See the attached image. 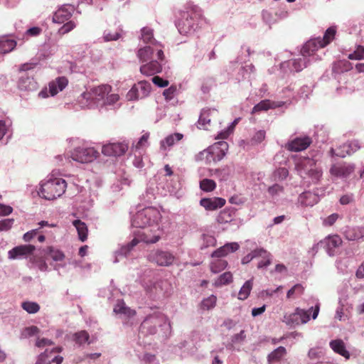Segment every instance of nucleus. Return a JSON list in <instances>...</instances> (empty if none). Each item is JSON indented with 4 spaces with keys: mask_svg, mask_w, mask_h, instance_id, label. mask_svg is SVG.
Wrapping results in <instances>:
<instances>
[{
    "mask_svg": "<svg viewBox=\"0 0 364 364\" xmlns=\"http://www.w3.org/2000/svg\"><path fill=\"white\" fill-rule=\"evenodd\" d=\"M129 143L123 140L122 141H109L102 146V154L106 156H120L128 150Z\"/></svg>",
    "mask_w": 364,
    "mask_h": 364,
    "instance_id": "obj_12",
    "label": "nucleus"
},
{
    "mask_svg": "<svg viewBox=\"0 0 364 364\" xmlns=\"http://www.w3.org/2000/svg\"><path fill=\"white\" fill-rule=\"evenodd\" d=\"M76 26V24L74 21H70L65 23H64L58 30V33L60 35H65L73 29H74Z\"/></svg>",
    "mask_w": 364,
    "mask_h": 364,
    "instance_id": "obj_62",
    "label": "nucleus"
},
{
    "mask_svg": "<svg viewBox=\"0 0 364 364\" xmlns=\"http://www.w3.org/2000/svg\"><path fill=\"white\" fill-rule=\"evenodd\" d=\"M336 33V27L331 26L325 32L323 38L318 37L307 41L301 50L299 58L284 61L280 63V70L285 75L301 71L313 61L321 58L323 52L320 50L331 42Z\"/></svg>",
    "mask_w": 364,
    "mask_h": 364,
    "instance_id": "obj_2",
    "label": "nucleus"
},
{
    "mask_svg": "<svg viewBox=\"0 0 364 364\" xmlns=\"http://www.w3.org/2000/svg\"><path fill=\"white\" fill-rule=\"evenodd\" d=\"M73 226L76 228L79 240L85 242L87 238L88 229L87 225L80 220H75L73 222Z\"/></svg>",
    "mask_w": 364,
    "mask_h": 364,
    "instance_id": "obj_38",
    "label": "nucleus"
},
{
    "mask_svg": "<svg viewBox=\"0 0 364 364\" xmlns=\"http://www.w3.org/2000/svg\"><path fill=\"white\" fill-rule=\"evenodd\" d=\"M161 218L160 211L154 207L144 208L133 215L131 219L132 226L142 228L144 230L134 233V238L129 242L121 246L115 252L114 262H118L119 257H127L141 242L146 244L156 243L164 232L163 228L160 224Z\"/></svg>",
    "mask_w": 364,
    "mask_h": 364,
    "instance_id": "obj_1",
    "label": "nucleus"
},
{
    "mask_svg": "<svg viewBox=\"0 0 364 364\" xmlns=\"http://www.w3.org/2000/svg\"><path fill=\"white\" fill-rule=\"evenodd\" d=\"M348 151L349 150H348V148H342L341 146H340L337 149L331 148L330 151L332 156H336L338 157L344 158L347 155L351 154V153H350V151Z\"/></svg>",
    "mask_w": 364,
    "mask_h": 364,
    "instance_id": "obj_61",
    "label": "nucleus"
},
{
    "mask_svg": "<svg viewBox=\"0 0 364 364\" xmlns=\"http://www.w3.org/2000/svg\"><path fill=\"white\" fill-rule=\"evenodd\" d=\"M172 333L171 321L168 316L160 311L147 315L141 323L139 335L152 336L158 340L168 338Z\"/></svg>",
    "mask_w": 364,
    "mask_h": 364,
    "instance_id": "obj_3",
    "label": "nucleus"
},
{
    "mask_svg": "<svg viewBox=\"0 0 364 364\" xmlns=\"http://www.w3.org/2000/svg\"><path fill=\"white\" fill-rule=\"evenodd\" d=\"M139 38L146 45L155 46L156 56L161 60L164 59V46L154 38V30L151 28L149 26L143 27L141 29Z\"/></svg>",
    "mask_w": 364,
    "mask_h": 364,
    "instance_id": "obj_13",
    "label": "nucleus"
},
{
    "mask_svg": "<svg viewBox=\"0 0 364 364\" xmlns=\"http://www.w3.org/2000/svg\"><path fill=\"white\" fill-rule=\"evenodd\" d=\"M39 328L36 326H31L25 328L21 333V338H27L37 335L39 333Z\"/></svg>",
    "mask_w": 364,
    "mask_h": 364,
    "instance_id": "obj_56",
    "label": "nucleus"
},
{
    "mask_svg": "<svg viewBox=\"0 0 364 364\" xmlns=\"http://www.w3.org/2000/svg\"><path fill=\"white\" fill-rule=\"evenodd\" d=\"M119 100L118 94H108L105 101L104 107L107 108L109 106H114Z\"/></svg>",
    "mask_w": 364,
    "mask_h": 364,
    "instance_id": "obj_63",
    "label": "nucleus"
},
{
    "mask_svg": "<svg viewBox=\"0 0 364 364\" xmlns=\"http://www.w3.org/2000/svg\"><path fill=\"white\" fill-rule=\"evenodd\" d=\"M341 147L348 148V151L352 154L360 149V144L358 140L353 139L343 144Z\"/></svg>",
    "mask_w": 364,
    "mask_h": 364,
    "instance_id": "obj_57",
    "label": "nucleus"
},
{
    "mask_svg": "<svg viewBox=\"0 0 364 364\" xmlns=\"http://www.w3.org/2000/svg\"><path fill=\"white\" fill-rule=\"evenodd\" d=\"M75 9V6L72 4L62 6L54 13L53 16V22L57 23H64L71 17Z\"/></svg>",
    "mask_w": 364,
    "mask_h": 364,
    "instance_id": "obj_21",
    "label": "nucleus"
},
{
    "mask_svg": "<svg viewBox=\"0 0 364 364\" xmlns=\"http://www.w3.org/2000/svg\"><path fill=\"white\" fill-rule=\"evenodd\" d=\"M210 150L213 154L215 163L221 161L228 151V144L225 141H220L210 146Z\"/></svg>",
    "mask_w": 364,
    "mask_h": 364,
    "instance_id": "obj_25",
    "label": "nucleus"
},
{
    "mask_svg": "<svg viewBox=\"0 0 364 364\" xmlns=\"http://www.w3.org/2000/svg\"><path fill=\"white\" fill-rule=\"evenodd\" d=\"M263 251L264 253H259L258 257L257 258L259 259L257 265L258 269L267 268L272 263V256L271 253L264 248Z\"/></svg>",
    "mask_w": 364,
    "mask_h": 364,
    "instance_id": "obj_39",
    "label": "nucleus"
},
{
    "mask_svg": "<svg viewBox=\"0 0 364 364\" xmlns=\"http://www.w3.org/2000/svg\"><path fill=\"white\" fill-rule=\"evenodd\" d=\"M350 60H363L364 59V47L358 46L353 53L348 55Z\"/></svg>",
    "mask_w": 364,
    "mask_h": 364,
    "instance_id": "obj_60",
    "label": "nucleus"
},
{
    "mask_svg": "<svg viewBox=\"0 0 364 364\" xmlns=\"http://www.w3.org/2000/svg\"><path fill=\"white\" fill-rule=\"evenodd\" d=\"M67 141L70 147L72 148L70 151V157L76 162L88 164L100 156L99 151L83 139L69 138Z\"/></svg>",
    "mask_w": 364,
    "mask_h": 364,
    "instance_id": "obj_6",
    "label": "nucleus"
},
{
    "mask_svg": "<svg viewBox=\"0 0 364 364\" xmlns=\"http://www.w3.org/2000/svg\"><path fill=\"white\" fill-rule=\"evenodd\" d=\"M228 265L226 260L223 259H215L210 264V270L213 273L217 274L223 271Z\"/></svg>",
    "mask_w": 364,
    "mask_h": 364,
    "instance_id": "obj_47",
    "label": "nucleus"
},
{
    "mask_svg": "<svg viewBox=\"0 0 364 364\" xmlns=\"http://www.w3.org/2000/svg\"><path fill=\"white\" fill-rule=\"evenodd\" d=\"M319 156L304 157L296 163V168L301 178L306 183H317L322 177V169L318 163Z\"/></svg>",
    "mask_w": 364,
    "mask_h": 364,
    "instance_id": "obj_8",
    "label": "nucleus"
},
{
    "mask_svg": "<svg viewBox=\"0 0 364 364\" xmlns=\"http://www.w3.org/2000/svg\"><path fill=\"white\" fill-rule=\"evenodd\" d=\"M199 204L208 211H213L222 208L225 204L223 198H203L200 200Z\"/></svg>",
    "mask_w": 364,
    "mask_h": 364,
    "instance_id": "obj_23",
    "label": "nucleus"
},
{
    "mask_svg": "<svg viewBox=\"0 0 364 364\" xmlns=\"http://www.w3.org/2000/svg\"><path fill=\"white\" fill-rule=\"evenodd\" d=\"M267 193L275 202L283 200L286 195L284 187L279 183H274L269 186Z\"/></svg>",
    "mask_w": 364,
    "mask_h": 364,
    "instance_id": "obj_33",
    "label": "nucleus"
},
{
    "mask_svg": "<svg viewBox=\"0 0 364 364\" xmlns=\"http://www.w3.org/2000/svg\"><path fill=\"white\" fill-rule=\"evenodd\" d=\"M203 21L202 10L196 5L188 4L186 10L181 11L176 27L181 34L191 35L200 27Z\"/></svg>",
    "mask_w": 364,
    "mask_h": 364,
    "instance_id": "obj_5",
    "label": "nucleus"
},
{
    "mask_svg": "<svg viewBox=\"0 0 364 364\" xmlns=\"http://www.w3.org/2000/svg\"><path fill=\"white\" fill-rule=\"evenodd\" d=\"M183 137V135L180 133H174L168 135L164 139L160 142L161 149L166 151L176 144L177 142L181 141Z\"/></svg>",
    "mask_w": 364,
    "mask_h": 364,
    "instance_id": "obj_35",
    "label": "nucleus"
},
{
    "mask_svg": "<svg viewBox=\"0 0 364 364\" xmlns=\"http://www.w3.org/2000/svg\"><path fill=\"white\" fill-rule=\"evenodd\" d=\"M324 242L327 254L329 256H334L336 254V249L341 245L342 240L338 235H332L326 238Z\"/></svg>",
    "mask_w": 364,
    "mask_h": 364,
    "instance_id": "obj_31",
    "label": "nucleus"
},
{
    "mask_svg": "<svg viewBox=\"0 0 364 364\" xmlns=\"http://www.w3.org/2000/svg\"><path fill=\"white\" fill-rule=\"evenodd\" d=\"M311 142V139L308 136L296 137L295 139L289 141L285 145V148L291 151H301L307 149Z\"/></svg>",
    "mask_w": 364,
    "mask_h": 364,
    "instance_id": "obj_18",
    "label": "nucleus"
},
{
    "mask_svg": "<svg viewBox=\"0 0 364 364\" xmlns=\"http://www.w3.org/2000/svg\"><path fill=\"white\" fill-rule=\"evenodd\" d=\"M196 160L204 161L205 164H208L211 163H215L213 154H212V152L210 150V146L200 151L196 156Z\"/></svg>",
    "mask_w": 364,
    "mask_h": 364,
    "instance_id": "obj_42",
    "label": "nucleus"
},
{
    "mask_svg": "<svg viewBox=\"0 0 364 364\" xmlns=\"http://www.w3.org/2000/svg\"><path fill=\"white\" fill-rule=\"evenodd\" d=\"M216 301L217 297L215 295H210L201 301V308L203 310H210L215 307Z\"/></svg>",
    "mask_w": 364,
    "mask_h": 364,
    "instance_id": "obj_54",
    "label": "nucleus"
},
{
    "mask_svg": "<svg viewBox=\"0 0 364 364\" xmlns=\"http://www.w3.org/2000/svg\"><path fill=\"white\" fill-rule=\"evenodd\" d=\"M232 280V275L230 272H226L220 275L214 282V285L217 287L230 283Z\"/></svg>",
    "mask_w": 364,
    "mask_h": 364,
    "instance_id": "obj_49",
    "label": "nucleus"
},
{
    "mask_svg": "<svg viewBox=\"0 0 364 364\" xmlns=\"http://www.w3.org/2000/svg\"><path fill=\"white\" fill-rule=\"evenodd\" d=\"M217 110L213 109H203L200 114L198 121V127L199 129H207L208 126L210 124V117L215 114Z\"/></svg>",
    "mask_w": 364,
    "mask_h": 364,
    "instance_id": "obj_36",
    "label": "nucleus"
},
{
    "mask_svg": "<svg viewBox=\"0 0 364 364\" xmlns=\"http://www.w3.org/2000/svg\"><path fill=\"white\" fill-rule=\"evenodd\" d=\"M11 126L12 122L10 119H0V140H1L4 136L8 134V137L11 135Z\"/></svg>",
    "mask_w": 364,
    "mask_h": 364,
    "instance_id": "obj_41",
    "label": "nucleus"
},
{
    "mask_svg": "<svg viewBox=\"0 0 364 364\" xmlns=\"http://www.w3.org/2000/svg\"><path fill=\"white\" fill-rule=\"evenodd\" d=\"M264 253L263 251L262 247L257 248L252 251H251L250 253H248L247 255L242 257L241 262L242 264H246L250 263L252 259H257L258 257L257 254L259 253Z\"/></svg>",
    "mask_w": 364,
    "mask_h": 364,
    "instance_id": "obj_52",
    "label": "nucleus"
},
{
    "mask_svg": "<svg viewBox=\"0 0 364 364\" xmlns=\"http://www.w3.org/2000/svg\"><path fill=\"white\" fill-rule=\"evenodd\" d=\"M111 92L109 85H102L82 92L77 98L82 109L104 108L107 95Z\"/></svg>",
    "mask_w": 364,
    "mask_h": 364,
    "instance_id": "obj_7",
    "label": "nucleus"
},
{
    "mask_svg": "<svg viewBox=\"0 0 364 364\" xmlns=\"http://www.w3.org/2000/svg\"><path fill=\"white\" fill-rule=\"evenodd\" d=\"M294 89L295 85L291 84L278 87L277 90V97L280 98L281 100H276V102H284V105L290 103L291 100L296 98Z\"/></svg>",
    "mask_w": 364,
    "mask_h": 364,
    "instance_id": "obj_24",
    "label": "nucleus"
},
{
    "mask_svg": "<svg viewBox=\"0 0 364 364\" xmlns=\"http://www.w3.org/2000/svg\"><path fill=\"white\" fill-rule=\"evenodd\" d=\"M207 171L208 172V176H215L218 178L220 181H226L230 175V172L228 168L208 169L207 170Z\"/></svg>",
    "mask_w": 364,
    "mask_h": 364,
    "instance_id": "obj_44",
    "label": "nucleus"
},
{
    "mask_svg": "<svg viewBox=\"0 0 364 364\" xmlns=\"http://www.w3.org/2000/svg\"><path fill=\"white\" fill-rule=\"evenodd\" d=\"M210 150L213 154L215 163L221 161L228 151V144L225 141H220L210 146Z\"/></svg>",
    "mask_w": 364,
    "mask_h": 364,
    "instance_id": "obj_26",
    "label": "nucleus"
},
{
    "mask_svg": "<svg viewBox=\"0 0 364 364\" xmlns=\"http://www.w3.org/2000/svg\"><path fill=\"white\" fill-rule=\"evenodd\" d=\"M331 348L336 353L344 357L346 359L350 358V353L346 350V344L341 339L332 340L329 343Z\"/></svg>",
    "mask_w": 364,
    "mask_h": 364,
    "instance_id": "obj_34",
    "label": "nucleus"
},
{
    "mask_svg": "<svg viewBox=\"0 0 364 364\" xmlns=\"http://www.w3.org/2000/svg\"><path fill=\"white\" fill-rule=\"evenodd\" d=\"M21 308L31 314H36L40 310V306L37 302L30 301L22 302Z\"/></svg>",
    "mask_w": 364,
    "mask_h": 364,
    "instance_id": "obj_48",
    "label": "nucleus"
},
{
    "mask_svg": "<svg viewBox=\"0 0 364 364\" xmlns=\"http://www.w3.org/2000/svg\"><path fill=\"white\" fill-rule=\"evenodd\" d=\"M113 312L119 318L122 320L124 323H127V320L134 318L136 315V311L127 306L123 300H117L114 306Z\"/></svg>",
    "mask_w": 364,
    "mask_h": 364,
    "instance_id": "obj_15",
    "label": "nucleus"
},
{
    "mask_svg": "<svg viewBox=\"0 0 364 364\" xmlns=\"http://www.w3.org/2000/svg\"><path fill=\"white\" fill-rule=\"evenodd\" d=\"M231 211L229 210H224L221 211L217 217V221L219 223H227L232 220Z\"/></svg>",
    "mask_w": 364,
    "mask_h": 364,
    "instance_id": "obj_58",
    "label": "nucleus"
},
{
    "mask_svg": "<svg viewBox=\"0 0 364 364\" xmlns=\"http://www.w3.org/2000/svg\"><path fill=\"white\" fill-rule=\"evenodd\" d=\"M151 90V84L148 81H140L134 85L127 94L129 101L137 100L147 97Z\"/></svg>",
    "mask_w": 364,
    "mask_h": 364,
    "instance_id": "obj_14",
    "label": "nucleus"
},
{
    "mask_svg": "<svg viewBox=\"0 0 364 364\" xmlns=\"http://www.w3.org/2000/svg\"><path fill=\"white\" fill-rule=\"evenodd\" d=\"M74 341L78 345L90 343L89 333L86 331H80L73 334Z\"/></svg>",
    "mask_w": 364,
    "mask_h": 364,
    "instance_id": "obj_43",
    "label": "nucleus"
},
{
    "mask_svg": "<svg viewBox=\"0 0 364 364\" xmlns=\"http://www.w3.org/2000/svg\"><path fill=\"white\" fill-rule=\"evenodd\" d=\"M311 312H312V318L316 319L319 313V304H316L314 307H311L308 310L297 307L294 312L285 314L282 321L289 328H295L306 323L310 320Z\"/></svg>",
    "mask_w": 364,
    "mask_h": 364,
    "instance_id": "obj_9",
    "label": "nucleus"
},
{
    "mask_svg": "<svg viewBox=\"0 0 364 364\" xmlns=\"http://www.w3.org/2000/svg\"><path fill=\"white\" fill-rule=\"evenodd\" d=\"M284 102H276V100H264L255 105L252 108V113L255 114L260 111H267L269 109L282 107Z\"/></svg>",
    "mask_w": 364,
    "mask_h": 364,
    "instance_id": "obj_29",
    "label": "nucleus"
},
{
    "mask_svg": "<svg viewBox=\"0 0 364 364\" xmlns=\"http://www.w3.org/2000/svg\"><path fill=\"white\" fill-rule=\"evenodd\" d=\"M252 289V279L247 280L245 282L238 294V299L240 300L246 299L250 294Z\"/></svg>",
    "mask_w": 364,
    "mask_h": 364,
    "instance_id": "obj_46",
    "label": "nucleus"
},
{
    "mask_svg": "<svg viewBox=\"0 0 364 364\" xmlns=\"http://www.w3.org/2000/svg\"><path fill=\"white\" fill-rule=\"evenodd\" d=\"M16 41L11 36L0 37V54L4 55L11 53L16 47Z\"/></svg>",
    "mask_w": 364,
    "mask_h": 364,
    "instance_id": "obj_32",
    "label": "nucleus"
},
{
    "mask_svg": "<svg viewBox=\"0 0 364 364\" xmlns=\"http://www.w3.org/2000/svg\"><path fill=\"white\" fill-rule=\"evenodd\" d=\"M240 118L235 119L233 122H232L228 127L219 132L216 139H227L231 133H232L235 126L237 124Z\"/></svg>",
    "mask_w": 364,
    "mask_h": 364,
    "instance_id": "obj_50",
    "label": "nucleus"
},
{
    "mask_svg": "<svg viewBox=\"0 0 364 364\" xmlns=\"http://www.w3.org/2000/svg\"><path fill=\"white\" fill-rule=\"evenodd\" d=\"M216 183L213 180L204 178L200 181V188L205 192H210L215 190Z\"/></svg>",
    "mask_w": 364,
    "mask_h": 364,
    "instance_id": "obj_51",
    "label": "nucleus"
},
{
    "mask_svg": "<svg viewBox=\"0 0 364 364\" xmlns=\"http://www.w3.org/2000/svg\"><path fill=\"white\" fill-rule=\"evenodd\" d=\"M255 72V68L252 64H250L242 67L238 73V75L241 77L242 79H249L251 77V74Z\"/></svg>",
    "mask_w": 364,
    "mask_h": 364,
    "instance_id": "obj_53",
    "label": "nucleus"
},
{
    "mask_svg": "<svg viewBox=\"0 0 364 364\" xmlns=\"http://www.w3.org/2000/svg\"><path fill=\"white\" fill-rule=\"evenodd\" d=\"M149 137V133L144 134L140 137V139H139V141L136 143V144L134 146L135 149L137 150V149H144V148L148 146V145H149V142H148Z\"/></svg>",
    "mask_w": 364,
    "mask_h": 364,
    "instance_id": "obj_64",
    "label": "nucleus"
},
{
    "mask_svg": "<svg viewBox=\"0 0 364 364\" xmlns=\"http://www.w3.org/2000/svg\"><path fill=\"white\" fill-rule=\"evenodd\" d=\"M137 58L141 63L147 62L156 58L155 46L146 45L138 49L136 53Z\"/></svg>",
    "mask_w": 364,
    "mask_h": 364,
    "instance_id": "obj_27",
    "label": "nucleus"
},
{
    "mask_svg": "<svg viewBox=\"0 0 364 364\" xmlns=\"http://www.w3.org/2000/svg\"><path fill=\"white\" fill-rule=\"evenodd\" d=\"M166 63V58L164 55V59L161 60L157 56L154 60H149L148 63L140 67V72L142 75L146 76L154 75L162 70V65Z\"/></svg>",
    "mask_w": 364,
    "mask_h": 364,
    "instance_id": "obj_17",
    "label": "nucleus"
},
{
    "mask_svg": "<svg viewBox=\"0 0 364 364\" xmlns=\"http://www.w3.org/2000/svg\"><path fill=\"white\" fill-rule=\"evenodd\" d=\"M287 353L286 348L279 346L268 355V360H286L284 357Z\"/></svg>",
    "mask_w": 364,
    "mask_h": 364,
    "instance_id": "obj_45",
    "label": "nucleus"
},
{
    "mask_svg": "<svg viewBox=\"0 0 364 364\" xmlns=\"http://www.w3.org/2000/svg\"><path fill=\"white\" fill-rule=\"evenodd\" d=\"M59 170H53L38 184L37 195L46 200H55L60 198L68 186L66 181L61 177Z\"/></svg>",
    "mask_w": 364,
    "mask_h": 364,
    "instance_id": "obj_4",
    "label": "nucleus"
},
{
    "mask_svg": "<svg viewBox=\"0 0 364 364\" xmlns=\"http://www.w3.org/2000/svg\"><path fill=\"white\" fill-rule=\"evenodd\" d=\"M68 85V80L65 77H58L48 83V87L43 88L38 93L41 98L54 97L63 91Z\"/></svg>",
    "mask_w": 364,
    "mask_h": 364,
    "instance_id": "obj_11",
    "label": "nucleus"
},
{
    "mask_svg": "<svg viewBox=\"0 0 364 364\" xmlns=\"http://www.w3.org/2000/svg\"><path fill=\"white\" fill-rule=\"evenodd\" d=\"M345 235L348 240H364V227L348 228Z\"/></svg>",
    "mask_w": 364,
    "mask_h": 364,
    "instance_id": "obj_37",
    "label": "nucleus"
},
{
    "mask_svg": "<svg viewBox=\"0 0 364 364\" xmlns=\"http://www.w3.org/2000/svg\"><path fill=\"white\" fill-rule=\"evenodd\" d=\"M121 36H122L121 33L119 31H117L112 32L109 30H106V31H105L104 34H103V38H104L105 41H107V42L111 41H117L119 38H120Z\"/></svg>",
    "mask_w": 364,
    "mask_h": 364,
    "instance_id": "obj_59",
    "label": "nucleus"
},
{
    "mask_svg": "<svg viewBox=\"0 0 364 364\" xmlns=\"http://www.w3.org/2000/svg\"><path fill=\"white\" fill-rule=\"evenodd\" d=\"M45 255L47 258H51L55 262L62 261L65 257L63 252L53 247H47L46 250H45Z\"/></svg>",
    "mask_w": 364,
    "mask_h": 364,
    "instance_id": "obj_40",
    "label": "nucleus"
},
{
    "mask_svg": "<svg viewBox=\"0 0 364 364\" xmlns=\"http://www.w3.org/2000/svg\"><path fill=\"white\" fill-rule=\"evenodd\" d=\"M147 260L160 267H169L175 261V256L169 251L162 249H154L149 252Z\"/></svg>",
    "mask_w": 364,
    "mask_h": 364,
    "instance_id": "obj_10",
    "label": "nucleus"
},
{
    "mask_svg": "<svg viewBox=\"0 0 364 364\" xmlns=\"http://www.w3.org/2000/svg\"><path fill=\"white\" fill-rule=\"evenodd\" d=\"M36 247L33 245H22L16 246L8 252L9 259H21L27 258L33 254Z\"/></svg>",
    "mask_w": 364,
    "mask_h": 364,
    "instance_id": "obj_16",
    "label": "nucleus"
},
{
    "mask_svg": "<svg viewBox=\"0 0 364 364\" xmlns=\"http://www.w3.org/2000/svg\"><path fill=\"white\" fill-rule=\"evenodd\" d=\"M202 244L200 249H205L209 247L215 246L216 244V240L214 236L208 234H203L202 235Z\"/></svg>",
    "mask_w": 364,
    "mask_h": 364,
    "instance_id": "obj_55",
    "label": "nucleus"
},
{
    "mask_svg": "<svg viewBox=\"0 0 364 364\" xmlns=\"http://www.w3.org/2000/svg\"><path fill=\"white\" fill-rule=\"evenodd\" d=\"M36 80L26 73H23L18 80V88L21 91L32 92L38 89Z\"/></svg>",
    "mask_w": 364,
    "mask_h": 364,
    "instance_id": "obj_20",
    "label": "nucleus"
},
{
    "mask_svg": "<svg viewBox=\"0 0 364 364\" xmlns=\"http://www.w3.org/2000/svg\"><path fill=\"white\" fill-rule=\"evenodd\" d=\"M319 200L317 193L311 191H304L298 197V203L302 207H312Z\"/></svg>",
    "mask_w": 364,
    "mask_h": 364,
    "instance_id": "obj_28",
    "label": "nucleus"
},
{
    "mask_svg": "<svg viewBox=\"0 0 364 364\" xmlns=\"http://www.w3.org/2000/svg\"><path fill=\"white\" fill-rule=\"evenodd\" d=\"M58 348H53L50 350L46 349L41 353L36 363V364H61L63 358L60 355H54Z\"/></svg>",
    "mask_w": 364,
    "mask_h": 364,
    "instance_id": "obj_19",
    "label": "nucleus"
},
{
    "mask_svg": "<svg viewBox=\"0 0 364 364\" xmlns=\"http://www.w3.org/2000/svg\"><path fill=\"white\" fill-rule=\"evenodd\" d=\"M240 246L237 242H230L224 245L220 248L215 250L211 256L217 259H221V257L226 256L230 252H234L239 249Z\"/></svg>",
    "mask_w": 364,
    "mask_h": 364,
    "instance_id": "obj_30",
    "label": "nucleus"
},
{
    "mask_svg": "<svg viewBox=\"0 0 364 364\" xmlns=\"http://www.w3.org/2000/svg\"><path fill=\"white\" fill-rule=\"evenodd\" d=\"M355 170L353 164H334L331 166L330 172L331 175L341 178H348Z\"/></svg>",
    "mask_w": 364,
    "mask_h": 364,
    "instance_id": "obj_22",
    "label": "nucleus"
}]
</instances>
